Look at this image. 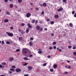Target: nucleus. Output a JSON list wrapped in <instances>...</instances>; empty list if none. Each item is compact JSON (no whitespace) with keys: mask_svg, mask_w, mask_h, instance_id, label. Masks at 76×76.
<instances>
[{"mask_svg":"<svg viewBox=\"0 0 76 76\" xmlns=\"http://www.w3.org/2000/svg\"><path fill=\"white\" fill-rule=\"evenodd\" d=\"M38 23V20H36V22L35 23V24H37Z\"/></svg>","mask_w":76,"mask_h":76,"instance_id":"nucleus-58","label":"nucleus"},{"mask_svg":"<svg viewBox=\"0 0 76 76\" xmlns=\"http://www.w3.org/2000/svg\"><path fill=\"white\" fill-rule=\"evenodd\" d=\"M27 64H28V63H25V64L23 65V66H27Z\"/></svg>","mask_w":76,"mask_h":76,"instance_id":"nucleus-23","label":"nucleus"},{"mask_svg":"<svg viewBox=\"0 0 76 76\" xmlns=\"http://www.w3.org/2000/svg\"><path fill=\"white\" fill-rule=\"evenodd\" d=\"M27 68L29 70V71H31L32 70V67L31 66H28Z\"/></svg>","mask_w":76,"mask_h":76,"instance_id":"nucleus-3","label":"nucleus"},{"mask_svg":"<svg viewBox=\"0 0 76 76\" xmlns=\"http://www.w3.org/2000/svg\"><path fill=\"white\" fill-rule=\"evenodd\" d=\"M10 71H12V72H15V69H10Z\"/></svg>","mask_w":76,"mask_h":76,"instance_id":"nucleus-19","label":"nucleus"},{"mask_svg":"<svg viewBox=\"0 0 76 76\" xmlns=\"http://www.w3.org/2000/svg\"><path fill=\"white\" fill-rule=\"evenodd\" d=\"M16 51H20V50L19 49H18L16 50Z\"/></svg>","mask_w":76,"mask_h":76,"instance_id":"nucleus-43","label":"nucleus"},{"mask_svg":"<svg viewBox=\"0 0 76 76\" xmlns=\"http://www.w3.org/2000/svg\"><path fill=\"white\" fill-rule=\"evenodd\" d=\"M21 34H22V35H24V34H25V32L24 31H22L21 32Z\"/></svg>","mask_w":76,"mask_h":76,"instance_id":"nucleus-17","label":"nucleus"},{"mask_svg":"<svg viewBox=\"0 0 76 76\" xmlns=\"http://www.w3.org/2000/svg\"><path fill=\"white\" fill-rule=\"evenodd\" d=\"M6 14L7 15H10V12L7 11L6 12Z\"/></svg>","mask_w":76,"mask_h":76,"instance_id":"nucleus-14","label":"nucleus"},{"mask_svg":"<svg viewBox=\"0 0 76 76\" xmlns=\"http://www.w3.org/2000/svg\"><path fill=\"white\" fill-rule=\"evenodd\" d=\"M29 57H30V58L32 57V55H30Z\"/></svg>","mask_w":76,"mask_h":76,"instance_id":"nucleus-53","label":"nucleus"},{"mask_svg":"<svg viewBox=\"0 0 76 76\" xmlns=\"http://www.w3.org/2000/svg\"><path fill=\"white\" fill-rule=\"evenodd\" d=\"M22 1V0H18V3H21Z\"/></svg>","mask_w":76,"mask_h":76,"instance_id":"nucleus-26","label":"nucleus"},{"mask_svg":"<svg viewBox=\"0 0 76 76\" xmlns=\"http://www.w3.org/2000/svg\"><path fill=\"white\" fill-rule=\"evenodd\" d=\"M53 49H54L55 50L56 49V46H54L53 47Z\"/></svg>","mask_w":76,"mask_h":76,"instance_id":"nucleus-47","label":"nucleus"},{"mask_svg":"<svg viewBox=\"0 0 76 76\" xmlns=\"http://www.w3.org/2000/svg\"><path fill=\"white\" fill-rule=\"evenodd\" d=\"M29 44L30 45V46H32V43L31 42H29Z\"/></svg>","mask_w":76,"mask_h":76,"instance_id":"nucleus-29","label":"nucleus"},{"mask_svg":"<svg viewBox=\"0 0 76 76\" xmlns=\"http://www.w3.org/2000/svg\"><path fill=\"white\" fill-rule=\"evenodd\" d=\"M30 40H31L32 41V40H33V39H33V38L31 37L30 38Z\"/></svg>","mask_w":76,"mask_h":76,"instance_id":"nucleus-45","label":"nucleus"},{"mask_svg":"<svg viewBox=\"0 0 76 76\" xmlns=\"http://www.w3.org/2000/svg\"><path fill=\"white\" fill-rule=\"evenodd\" d=\"M4 44V41H2L1 42V44L2 45H3Z\"/></svg>","mask_w":76,"mask_h":76,"instance_id":"nucleus-32","label":"nucleus"},{"mask_svg":"<svg viewBox=\"0 0 76 76\" xmlns=\"http://www.w3.org/2000/svg\"><path fill=\"white\" fill-rule=\"evenodd\" d=\"M42 53V51H39L38 52V53H39V54H41Z\"/></svg>","mask_w":76,"mask_h":76,"instance_id":"nucleus-31","label":"nucleus"},{"mask_svg":"<svg viewBox=\"0 0 76 76\" xmlns=\"http://www.w3.org/2000/svg\"><path fill=\"white\" fill-rule=\"evenodd\" d=\"M4 1L5 3H7V1H8V0H4Z\"/></svg>","mask_w":76,"mask_h":76,"instance_id":"nucleus-42","label":"nucleus"},{"mask_svg":"<svg viewBox=\"0 0 76 76\" xmlns=\"http://www.w3.org/2000/svg\"><path fill=\"white\" fill-rule=\"evenodd\" d=\"M58 51H62V50H61V49H58Z\"/></svg>","mask_w":76,"mask_h":76,"instance_id":"nucleus-62","label":"nucleus"},{"mask_svg":"<svg viewBox=\"0 0 76 76\" xmlns=\"http://www.w3.org/2000/svg\"><path fill=\"white\" fill-rule=\"evenodd\" d=\"M6 44H10V42H7Z\"/></svg>","mask_w":76,"mask_h":76,"instance_id":"nucleus-39","label":"nucleus"},{"mask_svg":"<svg viewBox=\"0 0 76 76\" xmlns=\"http://www.w3.org/2000/svg\"><path fill=\"white\" fill-rule=\"evenodd\" d=\"M53 45H56V42H53Z\"/></svg>","mask_w":76,"mask_h":76,"instance_id":"nucleus-37","label":"nucleus"},{"mask_svg":"<svg viewBox=\"0 0 76 76\" xmlns=\"http://www.w3.org/2000/svg\"><path fill=\"white\" fill-rule=\"evenodd\" d=\"M35 20H32L31 22L32 23H34V22H35Z\"/></svg>","mask_w":76,"mask_h":76,"instance_id":"nucleus-28","label":"nucleus"},{"mask_svg":"<svg viewBox=\"0 0 76 76\" xmlns=\"http://www.w3.org/2000/svg\"><path fill=\"white\" fill-rule=\"evenodd\" d=\"M54 23V21H51L50 22V24H51V25H53Z\"/></svg>","mask_w":76,"mask_h":76,"instance_id":"nucleus-25","label":"nucleus"},{"mask_svg":"<svg viewBox=\"0 0 76 76\" xmlns=\"http://www.w3.org/2000/svg\"><path fill=\"white\" fill-rule=\"evenodd\" d=\"M4 22H5V23H7L9 22V20L8 19H6L4 20Z\"/></svg>","mask_w":76,"mask_h":76,"instance_id":"nucleus-11","label":"nucleus"},{"mask_svg":"<svg viewBox=\"0 0 76 76\" xmlns=\"http://www.w3.org/2000/svg\"><path fill=\"white\" fill-rule=\"evenodd\" d=\"M36 29L37 30H39L40 27L39 26H37L36 27Z\"/></svg>","mask_w":76,"mask_h":76,"instance_id":"nucleus-8","label":"nucleus"},{"mask_svg":"<svg viewBox=\"0 0 76 76\" xmlns=\"http://www.w3.org/2000/svg\"><path fill=\"white\" fill-rule=\"evenodd\" d=\"M19 32H22V30H20V29H19L18 30Z\"/></svg>","mask_w":76,"mask_h":76,"instance_id":"nucleus-40","label":"nucleus"},{"mask_svg":"<svg viewBox=\"0 0 76 76\" xmlns=\"http://www.w3.org/2000/svg\"><path fill=\"white\" fill-rule=\"evenodd\" d=\"M18 39L19 41H22V37H20Z\"/></svg>","mask_w":76,"mask_h":76,"instance_id":"nucleus-22","label":"nucleus"},{"mask_svg":"<svg viewBox=\"0 0 76 76\" xmlns=\"http://www.w3.org/2000/svg\"><path fill=\"white\" fill-rule=\"evenodd\" d=\"M9 73H10V74H12V72L11 71H9Z\"/></svg>","mask_w":76,"mask_h":76,"instance_id":"nucleus-57","label":"nucleus"},{"mask_svg":"<svg viewBox=\"0 0 76 76\" xmlns=\"http://www.w3.org/2000/svg\"><path fill=\"white\" fill-rule=\"evenodd\" d=\"M28 28H32V26H31L30 23H28Z\"/></svg>","mask_w":76,"mask_h":76,"instance_id":"nucleus-16","label":"nucleus"},{"mask_svg":"<svg viewBox=\"0 0 76 76\" xmlns=\"http://www.w3.org/2000/svg\"><path fill=\"white\" fill-rule=\"evenodd\" d=\"M53 68L55 69H57V65L56 64L54 65H53Z\"/></svg>","mask_w":76,"mask_h":76,"instance_id":"nucleus-10","label":"nucleus"},{"mask_svg":"<svg viewBox=\"0 0 76 76\" xmlns=\"http://www.w3.org/2000/svg\"><path fill=\"white\" fill-rule=\"evenodd\" d=\"M0 67H1V68H4V66L0 65Z\"/></svg>","mask_w":76,"mask_h":76,"instance_id":"nucleus-35","label":"nucleus"},{"mask_svg":"<svg viewBox=\"0 0 76 76\" xmlns=\"http://www.w3.org/2000/svg\"><path fill=\"white\" fill-rule=\"evenodd\" d=\"M72 15H74L75 14V11H72Z\"/></svg>","mask_w":76,"mask_h":76,"instance_id":"nucleus-48","label":"nucleus"},{"mask_svg":"<svg viewBox=\"0 0 76 76\" xmlns=\"http://www.w3.org/2000/svg\"><path fill=\"white\" fill-rule=\"evenodd\" d=\"M65 68H66V69H68V66H65Z\"/></svg>","mask_w":76,"mask_h":76,"instance_id":"nucleus-50","label":"nucleus"},{"mask_svg":"<svg viewBox=\"0 0 76 76\" xmlns=\"http://www.w3.org/2000/svg\"><path fill=\"white\" fill-rule=\"evenodd\" d=\"M44 11H42V12L41 15H44Z\"/></svg>","mask_w":76,"mask_h":76,"instance_id":"nucleus-44","label":"nucleus"},{"mask_svg":"<svg viewBox=\"0 0 76 76\" xmlns=\"http://www.w3.org/2000/svg\"><path fill=\"white\" fill-rule=\"evenodd\" d=\"M23 59L24 60H29V59H28L26 57H24Z\"/></svg>","mask_w":76,"mask_h":76,"instance_id":"nucleus-15","label":"nucleus"},{"mask_svg":"<svg viewBox=\"0 0 76 76\" xmlns=\"http://www.w3.org/2000/svg\"><path fill=\"white\" fill-rule=\"evenodd\" d=\"M48 57L49 58H51V56H48Z\"/></svg>","mask_w":76,"mask_h":76,"instance_id":"nucleus-51","label":"nucleus"},{"mask_svg":"<svg viewBox=\"0 0 76 76\" xmlns=\"http://www.w3.org/2000/svg\"><path fill=\"white\" fill-rule=\"evenodd\" d=\"M24 24L23 23H22V24H21V25L22 26H24Z\"/></svg>","mask_w":76,"mask_h":76,"instance_id":"nucleus-63","label":"nucleus"},{"mask_svg":"<svg viewBox=\"0 0 76 76\" xmlns=\"http://www.w3.org/2000/svg\"><path fill=\"white\" fill-rule=\"evenodd\" d=\"M73 54L74 56H76V52H73Z\"/></svg>","mask_w":76,"mask_h":76,"instance_id":"nucleus-33","label":"nucleus"},{"mask_svg":"<svg viewBox=\"0 0 76 76\" xmlns=\"http://www.w3.org/2000/svg\"><path fill=\"white\" fill-rule=\"evenodd\" d=\"M49 20H50V19H47V22H49Z\"/></svg>","mask_w":76,"mask_h":76,"instance_id":"nucleus-49","label":"nucleus"},{"mask_svg":"<svg viewBox=\"0 0 76 76\" xmlns=\"http://www.w3.org/2000/svg\"><path fill=\"white\" fill-rule=\"evenodd\" d=\"M62 1L63 2V3H66V2L67 1V0H63Z\"/></svg>","mask_w":76,"mask_h":76,"instance_id":"nucleus-34","label":"nucleus"},{"mask_svg":"<svg viewBox=\"0 0 76 76\" xmlns=\"http://www.w3.org/2000/svg\"><path fill=\"white\" fill-rule=\"evenodd\" d=\"M74 16L75 18H76V13L74 15Z\"/></svg>","mask_w":76,"mask_h":76,"instance_id":"nucleus-60","label":"nucleus"},{"mask_svg":"<svg viewBox=\"0 0 76 76\" xmlns=\"http://www.w3.org/2000/svg\"><path fill=\"white\" fill-rule=\"evenodd\" d=\"M6 33L7 34L8 36H9V37H13V34L12 33H9L7 32Z\"/></svg>","mask_w":76,"mask_h":76,"instance_id":"nucleus-2","label":"nucleus"},{"mask_svg":"<svg viewBox=\"0 0 76 76\" xmlns=\"http://www.w3.org/2000/svg\"><path fill=\"white\" fill-rule=\"evenodd\" d=\"M13 60H14V59L12 57L10 58L9 59L10 61H13Z\"/></svg>","mask_w":76,"mask_h":76,"instance_id":"nucleus-7","label":"nucleus"},{"mask_svg":"<svg viewBox=\"0 0 76 76\" xmlns=\"http://www.w3.org/2000/svg\"><path fill=\"white\" fill-rule=\"evenodd\" d=\"M16 71L17 73H19V72H20L21 71V69H16Z\"/></svg>","mask_w":76,"mask_h":76,"instance_id":"nucleus-6","label":"nucleus"},{"mask_svg":"<svg viewBox=\"0 0 76 76\" xmlns=\"http://www.w3.org/2000/svg\"><path fill=\"white\" fill-rule=\"evenodd\" d=\"M67 63H70V61L67 60Z\"/></svg>","mask_w":76,"mask_h":76,"instance_id":"nucleus-61","label":"nucleus"},{"mask_svg":"<svg viewBox=\"0 0 76 76\" xmlns=\"http://www.w3.org/2000/svg\"><path fill=\"white\" fill-rule=\"evenodd\" d=\"M0 76H5L4 75H1Z\"/></svg>","mask_w":76,"mask_h":76,"instance_id":"nucleus-64","label":"nucleus"},{"mask_svg":"<svg viewBox=\"0 0 76 76\" xmlns=\"http://www.w3.org/2000/svg\"><path fill=\"white\" fill-rule=\"evenodd\" d=\"M44 30L45 31H47V28H45L44 29Z\"/></svg>","mask_w":76,"mask_h":76,"instance_id":"nucleus-55","label":"nucleus"},{"mask_svg":"<svg viewBox=\"0 0 76 76\" xmlns=\"http://www.w3.org/2000/svg\"><path fill=\"white\" fill-rule=\"evenodd\" d=\"M69 25L70 27H73V24H72L71 23H70Z\"/></svg>","mask_w":76,"mask_h":76,"instance_id":"nucleus-24","label":"nucleus"},{"mask_svg":"<svg viewBox=\"0 0 76 76\" xmlns=\"http://www.w3.org/2000/svg\"><path fill=\"white\" fill-rule=\"evenodd\" d=\"M68 69H71V67H70V66H68Z\"/></svg>","mask_w":76,"mask_h":76,"instance_id":"nucleus-46","label":"nucleus"},{"mask_svg":"<svg viewBox=\"0 0 76 76\" xmlns=\"http://www.w3.org/2000/svg\"><path fill=\"white\" fill-rule=\"evenodd\" d=\"M42 30H43V28H42V27H41L40 28L39 31L40 32H42Z\"/></svg>","mask_w":76,"mask_h":76,"instance_id":"nucleus-20","label":"nucleus"},{"mask_svg":"<svg viewBox=\"0 0 76 76\" xmlns=\"http://www.w3.org/2000/svg\"><path fill=\"white\" fill-rule=\"evenodd\" d=\"M24 76H29V75L28 74H27V75H24Z\"/></svg>","mask_w":76,"mask_h":76,"instance_id":"nucleus-54","label":"nucleus"},{"mask_svg":"<svg viewBox=\"0 0 76 76\" xmlns=\"http://www.w3.org/2000/svg\"><path fill=\"white\" fill-rule=\"evenodd\" d=\"M53 71L54 70H53V69H50V72H53Z\"/></svg>","mask_w":76,"mask_h":76,"instance_id":"nucleus-38","label":"nucleus"},{"mask_svg":"<svg viewBox=\"0 0 76 76\" xmlns=\"http://www.w3.org/2000/svg\"><path fill=\"white\" fill-rule=\"evenodd\" d=\"M36 10H39V9L38 8H36Z\"/></svg>","mask_w":76,"mask_h":76,"instance_id":"nucleus-56","label":"nucleus"},{"mask_svg":"<svg viewBox=\"0 0 76 76\" xmlns=\"http://www.w3.org/2000/svg\"><path fill=\"white\" fill-rule=\"evenodd\" d=\"M58 12H61V11H63V8L61 7L59 9H58L57 10Z\"/></svg>","mask_w":76,"mask_h":76,"instance_id":"nucleus-5","label":"nucleus"},{"mask_svg":"<svg viewBox=\"0 0 76 76\" xmlns=\"http://www.w3.org/2000/svg\"><path fill=\"white\" fill-rule=\"evenodd\" d=\"M54 18L56 19H57V18H58V15H54Z\"/></svg>","mask_w":76,"mask_h":76,"instance_id":"nucleus-12","label":"nucleus"},{"mask_svg":"<svg viewBox=\"0 0 76 76\" xmlns=\"http://www.w3.org/2000/svg\"><path fill=\"white\" fill-rule=\"evenodd\" d=\"M42 5L43 7H46L47 6V4L45 3H43Z\"/></svg>","mask_w":76,"mask_h":76,"instance_id":"nucleus-9","label":"nucleus"},{"mask_svg":"<svg viewBox=\"0 0 76 76\" xmlns=\"http://www.w3.org/2000/svg\"><path fill=\"white\" fill-rule=\"evenodd\" d=\"M10 8H12V7H13V4H10Z\"/></svg>","mask_w":76,"mask_h":76,"instance_id":"nucleus-18","label":"nucleus"},{"mask_svg":"<svg viewBox=\"0 0 76 76\" xmlns=\"http://www.w3.org/2000/svg\"><path fill=\"white\" fill-rule=\"evenodd\" d=\"M31 16V14L29 13H28L26 14V16L27 18H29Z\"/></svg>","mask_w":76,"mask_h":76,"instance_id":"nucleus-4","label":"nucleus"},{"mask_svg":"<svg viewBox=\"0 0 76 76\" xmlns=\"http://www.w3.org/2000/svg\"><path fill=\"white\" fill-rule=\"evenodd\" d=\"M68 73V72H65L64 73V75H66V74H67Z\"/></svg>","mask_w":76,"mask_h":76,"instance_id":"nucleus-27","label":"nucleus"},{"mask_svg":"<svg viewBox=\"0 0 76 76\" xmlns=\"http://www.w3.org/2000/svg\"><path fill=\"white\" fill-rule=\"evenodd\" d=\"M76 47H73V50H75V49H76Z\"/></svg>","mask_w":76,"mask_h":76,"instance_id":"nucleus-59","label":"nucleus"},{"mask_svg":"<svg viewBox=\"0 0 76 76\" xmlns=\"http://www.w3.org/2000/svg\"><path fill=\"white\" fill-rule=\"evenodd\" d=\"M46 65H47V64L46 63L44 64L43 65V66H46Z\"/></svg>","mask_w":76,"mask_h":76,"instance_id":"nucleus-36","label":"nucleus"},{"mask_svg":"<svg viewBox=\"0 0 76 76\" xmlns=\"http://www.w3.org/2000/svg\"><path fill=\"white\" fill-rule=\"evenodd\" d=\"M10 29H13V28L12 27H10Z\"/></svg>","mask_w":76,"mask_h":76,"instance_id":"nucleus-52","label":"nucleus"},{"mask_svg":"<svg viewBox=\"0 0 76 76\" xmlns=\"http://www.w3.org/2000/svg\"><path fill=\"white\" fill-rule=\"evenodd\" d=\"M2 65H3V66H4V65H6V63H1Z\"/></svg>","mask_w":76,"mask_h":76,"instance_id":"nucleus-21","label":"nucleus"},{"mask_svg":"<svg viewBox=\"0 0 76 76\" xmlns=\"http://www.w3.org/2000/svg\"><path fill=\"white\" fill-rule=\"evenodd\" d=\"M29 28H28L26 29V33H28L29 32Z\"/></svg>","mask_w":76,"mask_h":76,"instance_id":"nucleus-13","label":"nucleus"},{"mask_svg":"<svg viewBox=\"0 0 76 76\" xmlns=\"http://www.w3.org/2000/svg\"><path fill=\"white\" fill-rule=\"evenodd\" d=\"M72 46H69L68 47V48H69V49H70L72 48Z\"/></svg>","mask_w":76,"mask_h":76,"instance_id":"nucleus-30","label":"nucleus"},{"mask_svg":"<svg viewBox=\"0 0 76 76\" xmlns=\"http://www.w3.org/2000/svg\"><path fill=\"white\" fill-rule=\"evenodd\" d=\"M23 54L24 55L26 54L28 52V49L26 48H24L22 50Z\"/></svg>","mask_w":76,"mask_h":76,"instance_id":"nucleus-1","label":"nucleus"},{"mask_svg":"<svg viewBox=\"0 0 76 76\" xmlns=\"http://www.w3.org/2000/svg\"><path fill=\"white\" fill-rule=\"evenodd\" d=\"M12 68H14L15 69V68H16V67H15V66H12Z\"/></svg>","mask_w":76,"mask_h":76,"instance_id":"nucleus-41","label":"nucleus"}]
</instances>
